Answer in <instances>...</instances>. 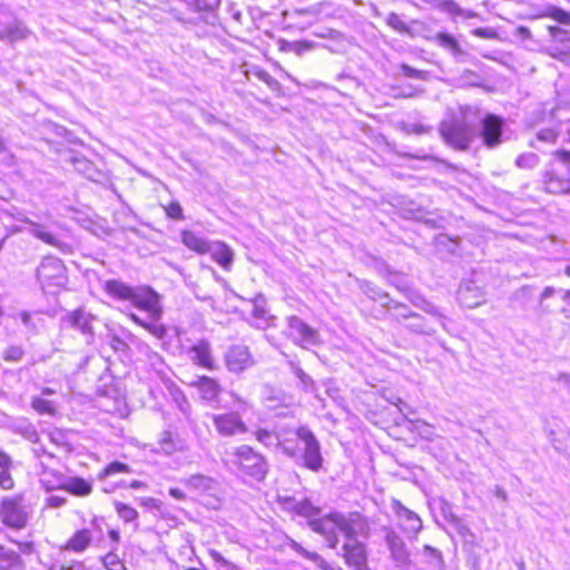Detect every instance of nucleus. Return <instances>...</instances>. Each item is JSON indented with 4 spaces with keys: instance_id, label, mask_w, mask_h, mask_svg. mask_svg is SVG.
Returning <instances> with one entry per match:
<instances>
[{
    "instance_id": "f704fd0d",
    "label": "nucleus",
    "mask_w": 570,
    "mask_h": 570,
    "mask_svg": "<svg viewBox=\"0 0 570 570\" xmlns=\"http://www.w3.org/2000/svg\"><path fill=\"white\" fill-rule=\"evenodd\" d=\"M288 546L303 558L314 562L320 569L328 570L330 567L327 562L318 553L306 550L305 548L302 547V544H299L295 540H289Z\"/></svg>"
},
{
    "instance_id": "423d86ee",
    "label": "nucleus",
    "mask_w": 570,
    "mask_h": 570,
    "mask_svg": "<svg viewBox=\"0 0 570 570\" xmlns=\"http://www.w3.org/2000/svg\"><path fill=\"white\" fill-rule=\"evenodd\" d=\"M37 278L43 289L63 287L67 283L66 267L57 257H46L37 268Z\"/></svg>"
},
{
    "instance_id": "393cba45",
    "label": "nucleus",
    "mask_w": 570,
    "mask_h": 570,
    "mask_svg": "<svg viewBox=\"0 0 570 570\" xmlns=\"http://www.w3.org/2000/svg\"><path fill=\"white\" fill-rule=\"evenodd\" d=\"M196 386L200 397L205 401H214L220 393V385L212 377L202 376L196 382L190 383Z\"/></svg>"
},
{
    "instance_id": "69168bd1",
    "label": "nucleus",
    "mask_w": 570,
    "mask_h": 570,
    "mask_svg": "<svg viewBox=\"0 0 570 570\" xmlns=\"http://www.w3.org/2000/svg\"><path fill=\"white\" fill-rule=\"evenodd\" d=\"M445 6H446L448 11L453 14H462L463 13V10L454 1H449V2H446Z\"/></svg>"
},
{
    "instance_id": "09e8293b",
    "label": "nucleus",
    "mask_w": 570,
    "mask_h": 570,
    "mask_svg": "<svg viewBox=\"0 0 570 570\" xmlns=\"http://www.w3.org/2000/svg\"><path fill=\"white\" fill-rule=\"evenodd\" d=\"M32 407L38 413H41V414H45V413L51 414L55 411L52 403L50 401L43 400L41 397L32 399Z\"/></svg>"
},
{
    "instance_id": "20e7f679",
    "label": "nucleus",
    "mask_w": 570,
    "mask_h": 570,
    "mask_svg": "<svg viewBox=\"0 0 570 570\" xmlns=\"http://www.w3.org/2000/svg\"><path fill=\"white\" fill-rule=\"evenodd\" d=\"M546 190L552 194L570 191V151L557 150L543 176Z\"/></svg>"
},
{
    "instance_id": "8fccbe9b",
    "label": "nucleus",
    "mask_w": 570,
    "mask_h": 570,
    "mask_svg": "<svg viewBox=\"0 0 570 570\" xmlns=\"http://www.w3.org/2000/svg\"><path fill=\"white\" fill-rule=\"evenodd\" d=\"M387 24L399 32H407L409 28L406 23L399 17V14L392 12L387 16Z\"/></svg>"
},
{
    "instance_id": "9b49d317",
    "label": "nucleus",
    "mask_w": 570,
    "mask_h": 570,
    "mask_svg": "<svg viewBox=\"0 0 570 570\" xmlns=\"http://www.w3.org/2000/svg\"><path fill=\"white\" fill-rule=\"evenodd\" d=\"M212 421L215 430L222 436L230 438L245 434L248 431V428L243 421L240 414L235 411L222 414H213Z\"/></svg>"
},
{
    "instance_id": "f03ea898",
    "label": "nucleus",
    "mask_w": 570,
    "mask_h": 570,
    "mask_svg": "<svg viewBox=\"0 0 570 570\" xmlns=\"http://www.w3.org/2000/svg\"><path fill=\"white\" fill-rule=\"evenodd\" d=\"M278 446L295 462L313 472L323 468L321 445L314 433L306 426H299L288 436L278 440Z\"/></svg>"
},
{
    "instance_id": "864d4df0",
    "label": "nucleus",
    "mask_w": 570,
    "mask_h": 570,
    "mask_svg": "<svg viewBox=\"0 0 570 570\" xmlns=\"http://www.w3.org/2000/svg\"><path fill=\"white\" fill-rule=\"evenodd\" d=\"M412 322L407 325V327L410 330H412L413 332L415 333H421V334H428V335H431L434 333V330H432L431 327L426 326L421 316L419 315V320H411Z\"/></svg>"
},
{
    "instance_id": "39448f33",
    "label": "nucleus",
    "mask_w": 570,
    "mask_h": 570,
    "mask_svg": "<svg viewBox=\"0 0 570 570\" xmlns=\"http://www.w3.org/2000/svg\"><path fill=\"white\" fill-rule=\"evenodd\" d=\"M227 461L237 466L243 473L262 480L267 472V463L263 455L248 445H239L226 452Z\"/></svg>"
},
{
    "instance_id": "0eeeda50",
    "label": "nucleus",
    "mask_w": 570,
    "mask_h": 570,
    "mask_svg": "<svg viewBox=\"0 0 570 570\" xmlns=\"http://www.w3.org/2000/svg\"><path fill=\"white\" fill-rule=\"evenodd\" d=\"M478 125L480 130H476V135L482 139V142L485 147L492 149L502 142V118L489 112L483 115L479 108V119L476 121V126Z\"/></svg>"
},
{
    "instance_id": "1a4fd4ad",
    "label": "nucleus",
    "mask_w": 570,
    "mask_h": 570,
    "mask_svg": "<svg viewBox=\"0 0 570 570\" xmlns=\"http://www.w3.org/2000/svg\"><path fill=\"white\" fill-rule=\"evenodd\" d=\"M384 540L387 546L391 560L400 569H409L412 564L411 552L404 540L390 527H383Z\"/></svg>"
},
{
    "instance_id": "f3484780",
    "label": "nucleus",
    "mask_w": 570,
    "mask_h": 570,
    "mask_svg": "<svg viewBox=\"0 0 570 570\" xmlns=\"http://www.w3.org/2000/svg\"><path fill=\"white\" fill-rule=\"evenodd\" d=\"M29 35V29L18 19L9 18L3 22L0 20V40L12 43L26 39Z\"/></svg>"
},
{
    "instance_id": "4be33fe9",
    "label": "nucleus",
    "mask_w": 570,
    "mask_h": 570,
    "mask_svg": "<svg viewBox=\"0 0 570 570\" xmlns=\"http://www.w3.org/2000/svg\"><path fill=\"white\" fill-rule=\"evenodd\" d=\"M208 254H210L212 258L224 269H229L233 264L234 253L223 242H213Z\"/></svg>"
},
{
    "instance_id": "2f4dec72",
    "label": "nucleus",
    "mask_w": 570,
    "mask_h": 570,
    "mask_svg": "<svg viewBox=\"0 0 570 570\" xmlns=\"http://www.w3.org/2000/svg\"><path fill=\"white\" fill-rule=\"evenodd\" d=\"M534 18H551L560 24L570 26V12L552 4L544 7Z\"/></svg>"
},
{
    "instance_id": "79ce46f5",
    "label": "nucleus",
    "mask_w": 570,
    "mask_h": 570,
    "mask_svg": "<svg viewBox=\"0 0 570 570\" xmlns=\"http://www.w3.org/2000/svg\"><path fill=\"white\" fill-rule=\"evenodd\" d=\"M515 165L521 169H532L539 165V157L534 153H524L515 159Z\"/></svg>"
},
{
    "instance_id": "9d476101",
    "label": "nucleus",
    "mask_w": 570,
    "mask_h": 570,
    "mask_svg": "<svg viewBox=\"0 0 570 570\" xmlns=\"http://www.w3.org/2000/svg\"><path fill=\"white\" fill-rule=\"evenodd\" d=\"M0 518L2 522L14 529H22L28 521V512L22 504L21 497L6 498L0 508Z\"/></svg>"
},
{
    "instance_id": "5701e85b",
    "label": "nucleus",
    "mask_w": 570,
    "mask_h": 570,
    "mask_svg": "<svg viewBox=\"0 0 570 570\" xmlns=\"http://www.w3.org/2000/svg\"><path fill=\"white\" fill-rule=\"evenodd\" d=\"M181 243L190 250L204 255L208 253V249L212 245L205 237L202 235L191 232V230H183L181 232Z\"/></svg>"
},
{
    "instance_id": "c03bdc74",
    "label": "nucleus",
    "mask_w": 570,
    "mask_h": 570,
    "mask_svg": "<svg viewBox=\"0 0 570 570\" xmlns=\"http://www.w3.org/2000/svg\"><path fill=\"white\" fill-rule=\"evenodd\" d=\"M365 293L368 297H371L374 301L380 302L383 306H389L391 303V298L389 295L377 288H374L370 285H366Z\"/></svg>"
},
{
    "instance_id": "a878e982",
    "label": "nucleus",
    "mask_w": 570,
    "mask_h": 570,
    "mask_svg": "<svg viewBox=\"0 0 570 570\" xmlns=\"http://www.w3.org/2000/svg\"><path fill=\"white\" fill-rule=\"evenodd\" d=\"M61 490L76 497H88L92 492V484L79 476H66Z\"/></svg>"
},
{
    "instance_id": "412c9836",
    "label": "nucleus",
    "mask_w": 570,
    "mask_h": 570,
    "mask_svg": "<svg viewBox=\"0 0 570 570\" xmlns=\"http://www.w3.org/2000/svg\"><path fill=\"white\" fill-rule=\"evenodd\" d=\"M62 322L75 330H79L83 334L91 335V316L82 309H77L62 318Z\"/></svg>"
},
{
    "instance_id": "473e14b6",
    "label": "nucleus",
    "mask_w": 570,
    "mask_h": 570,
    "mask_svg": "<svg viewBox=\"0 0 570 570\" xmlns=\"http://www.w3.org/2000/svg\"><path fill=\"white\" fill-rule=\"evenodd\" d=\"M129 317L134 323H136L137 325L147 330L153 336H155L158 340L164 338L167 334L166 326L163 324H159L158 321L151 320V322H146L134 313H130Z\"/></svg>"
},
{
    "instance_id": "0e129e2a",
    "label": "nucleus",
    "mask_w": 570,
    "mask_h": 570,
    "mask_svg": "<svg viewBox=\"0 0 570 570\" xmlns=\"http://www.w3.org/2000/svg\"><path fill=\"white\" fill-rule=\"evenodd\" d=\"M176 402L178 403L181 411L186 412L185 406L189 407L188 402L186 397L183 395L181 392H177V395L175 396Z\"/></svg>"
},
{
    "instance_id": "4468645a",
    "label": "nucleus",
    "mask_w": 570,
    "mask_h": 570,
    "mask_svg": "<svg viewBox=\"0 0 570 570\" xmlns=\"http://www.w3.org/2000/svg\"><path fill=\"white\" fill-rule=\"evenodd\" d=\"M343 557L352 570H371L367 564V552L363 543L352 541L343 546Z\"/></svg>"
},
{
    "instance_id": "338daca9",
    "label": "nucleus",
    "mask_w": 570,
    "mask_h": 570,
    "mask_svg": "<svg viewBox=\"0 0 570 570\" xmlns=\"http://www.w3.org/2000/svg\"><path fill=\"white\" fill-rule=\"evenodd\" d=\"M209 554H210V557L213 558L214 561H216L218 563H222L224 566L227 564V560L218 551L210 550Z\"/></svg>"
},
{
    "instance_id": "bb28decb",
    "label": "nucleus",
    "mask_w": 570,
    "mask_h": 570,
    "mask_svg": "<svg viewBox=\"0 0 570 570\" xmlns=\"http://www.w3.org/2000/svg\"><path fill=\"white\" fill-rule=\"evenodd\" d=\"M189 491L195 493H206L214 489L215 481L204 474H194L181 481Z\"/></svg>"
},
{
    "instance_id": "052dcab7",
    "label": "nucleus",
    "mask_w": 570,
    "mask_h": 570,
    "mask_svg": "<svg viewBox=\"0 0 570 570\" xmlns=\"http://www.w3.org/2000/svg\"><path fill=\"white\" fill-rule=\"evenodd\" d=\"M47 504L50 508H60L66 504V499L59 495H51L47 499Z\"/></svg>"
},
{
    "instance_id": "6ab92c4d",
    "label": "nucleus",
    "mask_w": 570,
    "mask_h": 570,
    "mask_svg": "<svg viewBox=\"0 0 570 570\" xmlns=\"http://www.w3.org/2000/svg\"><path fill=\"white\" fill-rule=\"evenodd\" d=\"M37 473L39 482L46 491L61 490L67 476L60 471L47 466L43 462L39 463Z\"/></svg>"
},
{
    "instance_id": "6e6552de",
    "label": "nucleus",
    "mask_w": 570,
    "mask_h": 570,
    "mask_svg": "<svg viewBox=\"0 0 570 570\" xmlns=\"http://www.w3.org/2000/svg\"><path fill=\"white\" fill-rule=\"evenodd\" d=\"M287 332L286 335L294 344L307 348L309 346H316L321 343L320 333L317 330L311 327L298 316L286 317Z\"/></svg>"
},
{
    "instance_id": "58836bf2",
    "label": "nucleus",
    "mask_w": 570,
    "mask_h": 570,
    "mask_svg": "<svg viewBox=\"0 0 570 570\" xmlns=\"http://www.w3.org/2000/svg\"><path fill=\"white\" fill-rule=\"evenodd\" d=\"M320 514L321 509L315 507L308 499L299 500L297 515L306 518L309 521L311 519H316Z\"/></svg>"
},
{
    "instance_id": "dca6fc26",
    "label": "nucleus",
    "mask_w": 570,
    "mask_h": 570,
    "mask_svg": "<svg viewBox=\"0 0 570 570\" xmlns=\"http://www.w3.org/2000/svg\"><path fill=\"white\" fill-rule=\"evenodd\" d=\"M225 364L230 372L239 373L253 365L249 350L243 345L232 346L225 355Z\"/></svg>"
},
{
    "instance_id": "49530a36",
    "label": "nucleus",
    "mask_w": 570,
    "mask_h": 570,
    "mask_svg": "<svg viewBox=\"0 0 570 570\" xmlns=\"http://www.w3.org/2000/svg\"><path fill=\"white\" fill-rule=\"evenodd\" d=\"M400 69L402 70L403 76L407 78L426 80L429 76L428 71L415 69L406 63H401Z\"/></svg>"
},
{
    "instance_id": "6e6d98bb",
    "label": "nucleus",
    "mask_w": 570,
    "mask_h": 570,
    "mask_svg": "<svg viewBox=\"0 0 570 570\" xmlns=\"http://www.w3.org/2000/svg\"><path fill=\"white\" fill-rule=\"evenodd\" d=\"M9 468L10 466L0 465V487L4 490L13 487V480L9 473Z\"/></svg>"
},
{
    "instance_id": "5fc2aeb1",
    "label": "nucleus",
    "mask_w": 570,
    "mask_h": 570,
    "mask_svg": "<svg viewBox=\"0 0 570 570\" xmlns=\"http://www.w3.org/2000/svg\"><path fill=\"white\" fill-rule=\"evenodd\" d=\"M423 552L426 557L431 559V563L435 567H440L442 563L441 552L429 544L423 547Z\"/></svg>"
},
{
    "instance_id": "13d9d810",
    "label": "nucleus",
    "mask_w": 570,
    "mask_h": 570,
    "mask_svg": "<svg viewBox=\"0 0 570 570\" xmlns=\"http://www.w3.org/2000/svg\"><path fill=\"white\" fill-rule=\"evenodd\" d=\"M166 214L173 219H183V208L177 202H171L166 207Z\"/></svg>"
},
{
    "instance_id": "3c124183",
    "label": "nucleus",
    "mask_w": 570,
    "mask_h": 570,
    "mask_svg": "<svg viewBox=\"0 0 570 570\" xmlns=\"http://www.w3.org/2000/svg\"><path fill=\"white\" fill-rule=\"evenodd\" d=\"M2 356L8 362H19L23 356V350L20 346H9L3 351Z\"/></svg>"
},
{
    "instance_id": "f8f14e48",
    "label": "nucleus",
    "mask_w": 570,
    "mask_h": 570,
    "mask_svg": "<svg viewBox=\"0 0 570 570\" xmlns=\"http://www.w3.org/2000/svg\"><path fill=\"white\" fill-rule=\"evenodd\" d=\"M340 518L341 513L332 512L322 518L318 515L316 519H311L308 525L314 532L325 538L330 548L335 549L338 543L336 530L340 531Z\"/></svg>"
},
{
    "instance_id": "c85d7f7f",
    "label": "nucleus",
    "mask_w": 570,
    "mask_h": 570,
    "mask_svg": "<svg viewBox=\"0 0 570 570\" xmlns=\"http://www.w3.org/2000/svg\"><path fill=\"white\" fill-rule=\"evenodd\" d=\"M23 222H26L30 226L29 232L35 237H37L38 239L42 240L48 245L62 249L63 243L60 242L55 235L49 233L45 226L30 219H24Z\"/></svg>"
},
{
    "instance_id": "7ed1b4c3",
    "label": "nucleus",
    "mask_w": 570,
    "mask_h": 570,
    "mask_svg": "<svg viewBox=\"0 0 570 570\" xmlns=\"http://www.w3.org/2000/svg\"><path fill=\"white\" fill-rule=\"evenodd\" d=\"M105 289L110 296L130 302L135 307L147 312L153 321H159L163 316L160 296L149 286L132 287L120 281L110 279L106 282Z\"/></svg>"
},
{
    "instance_id": "680f3d73",
    "label": "nucleus",
    "mask_w": 570,
    "mask_h": 570,
    "mask_svg": "<svg viewBox=\"0 0 570 570\" xmlns=\"http://www.w3.org/2000/svg\"><path fill=\"white\" fill-rule=\"evenodd\" d=\"M473 33L480 38L491 39L495 36V32L490 28H478Z\"/></svg>"
},
{
    "instance_id": "f257e3e1",
    "label": "nucleus",
    "mask_w": 570,
    "mask_h": 570,
    "mask_svg": "<svg viewBox=\"0 0 570 570\" xmlns=\"http://www.w3.org/2000/svg\"><path fill=\"white\" fill-rule=\"evenodd\" d=\"M479 119L478 106H460L452 110L441 121L439 131L444 141L458 150H466L478 138L476 121Z\"/></svg>"
},
{
    "instance_id": "4c0bfd02",
    "label": "nucleus",
    "mask_w": 570,
    "mask_h": 570,
    "mask_svg": "<svg viewBox=\"0 0 570 570\" xmlns=\"http://www.w3.org/2000/svg\"><path fill=\"white\" fill-rule=\"evenodd\" d=\"M435 41L442 48L450 50L453 55H459L461 52L459 42L448 33L439 32L435 36Z\"/></svg>"
},
{
    "instance_id": "cd10ccee",
    "label": "nucleus",
    "mask_w": 570,
    "mask_h": 570,
    "mask_svg": "<svg viewBox=\"0 0 570 570\" xmlns=\"http://www.w3.org/2000/svg\"><path fill=\"white\" fill-rule=\"evenodd\" d=\"M92 534L88 529H81L76 531L72 537L68 540L66 549L77 553L83 552L91 543Z\"/></svg>"
},
{
    "instance_id": "4d7b16f0",
    "label": "nucleus",
    "mask_w": 570,
    "mask_h": 570,
    "mask_svg": "<svg viewBox=\"0 0 570 570\" xmlns=\"http://www.w3.org/2000/svg\"><path fill=\"white\" fill-rule=\"evenodd\" d=\"M279 502L282 503L284 510L297 514L299 500H296L295 498L292 497H284L279 498Z\"/></svg>"
},
{
    "instance_id": "e2e57ef3",
    "label": "nucleus",
    "mask_w": 570,
    "mask_h": 570,
    "mask_svg": "<svg viewBox=\"0 0 570 570\" xmlns=\"http://www.w3.org/2000/svg\"><path fill=\"white\" fill-rule=\"evenodd\" d=\"M514 35L517 37H520L522 39H530L531 38V31L529 28L520 26L515 29Z\"/></svg>"
},
{
    "instance_id": "a18cd8bd",
    "label": "nucleus",
    "mask_w": 570,
    "mask_h": 570,
    "mask_svg": "<svg viewBox=\"0 0 570 570\" xmlns=\"http://www.w3.org/2000/svg\"><path fill=\"white\" fill-rule=\"evenodd\" d=\"M412 303L425 313L438 316L440 318V323L443 325V315L433 304L426 302L423 298H417L416 301H412Z\"/></svg>"
},
{
    "instance_id": "b1692460",
    "label": "nucleus",
    "mask_w": 570,
    "mask_h": 570,
    "mask_svg": "<svg viewBox=\"0 0 570 570\" xmlns=\"http://www.w3.org/2000/svg\"><path fill=\"white\" fill-rule=\"evenodd\" d=\"M549 40L558 45L554 49L559 55H566L570 50V32L558 26H548Z\"/></svg>"
},
{
    "instance_id": "a19ab883",
    "label": "nucleus",
    "mask_w": 570,
    "mask_h": 570,
    "mask_svg": "<svg viewBox=\"0 0 570 570\" xmlns=\"http://www.w3.org/2000/svg\"><path fill=\"white\" fill-rule=\"evenodd\" d=\"M288 365L294 373V375L299 380L302 386L307 390L309 387H313L314 381L313 379L307 375L295 361H289Z\"/></svg>"
},
{
    "instance_id": "ea45409f",
    "label": "nucleus",
    "mask_w": 570,
    "mask_h": 570,
    "mask_svg": "<svg viewBox=\"0 0 570 570\" xmlns=\"http://www.w3.org/2000/svg\"><path fill=\"white\" fill-rule=\"evenodd\" d=\"M115 508L119 518L122 519L125 522H132L138 518L137 510L126 503L116 502Z\"/></svg>"
},
{
    "instance_id": "a211bd4d",
    "label": "nucleus",
    "mask_w": 570,
    "mask_h": 570,
    "mask_svg": "<svg viewBox=\"0 0 570 570\" xmlns=\"http://www.w3.org/2000/svg\"><path fill=\"white\" fill-rule=\"evenodd\" d=\"M187 354L195 365L210 371L215 368L212 347L207 341H198L196 344L188 348Z\"/></svg>"
},
{
    "instance_id": "37998d69",
    "label": "nucleus",
    "mask_w": 570,
    "mask_h": 570,
    "mask_svg": "<svg viewBox=\"0 0 570 570\" xmlns=\"http://www.w3.org/2000/svg\"><path fill=\"white\" fill-rule=\"evenodd\" d=\"M285 435L275 436L272 432L261 429L256 431V439L258 442L263 443L266 446L274 444L276 441V445L278 446V440L283 439Z\"/></svg>"
},
{
    "instance_id": "c9c22d12",
    "label": "nucleus",
    "mask_w": 570,
    "mask_h": 570,
    "mask_svg": "<svg viewBox=\"0 0 570 570\" xmlns=\"http://www.w3.org/2000/svg\"><path fill=\"white\" fill-rule=\"evenodd\" d=\"M386 307L389 308L391 317L397 322L405 320H419V315L416 313H413L404 304L393 302L391 299V303Z\"/></svg>"
},
{
    "instance_id": "72a5a7b5",
    "label": "nucleus",
    "mask_w": 570,
    "mask_h": 570,
    "mask_svg": "<svg viewBox=\"0 0 570 570\" xmlns=\"http://www.w3.org/2000/svg\"><path fill=\"white\" fill-rule=\"evenodd\" d=\"M159 446L163 452L166 454H171L175 451H180L184 449V443L181 440L176 438L171 432L164 431L159 436Z\"/></svg>"
},
{
    "instance_id": "c756f323",
    "label": "nucleus",
    "mask_w": 570,
    "mask_h": 570,
    "mask_svg": "<svg viewBox=\"0 0 570 570\" xmlns=\"http://www.w3.org/2000/svg\"><path fill=\"white\" fill-rule=\"evenodd\" d=\"M0 570H23L21 557L0 544Z\"/></svg>"
},
{
    "instance_id": "ddd939ff",
    "label": "nucleus",
    "mask_w": 570,
    "mask_h": 570,
    "mask_svg": "<svg viewBox=\"0 0 570 570\" xmlns=\"http://www.w3.org/2000/svg\"><path fill=\"white\" fill-rule=\"evenodd\" d=\"M340 531L348 539H354L358 535L367 537L370 533V525L367 520L357 512L344 515L341 513Z\"/></svg>"
},
{
    "instance_id": "603ef678",
    "label": "nucleus",
    "mask_w": 570,
    "mask_h": 570,
    "mask_svg": "<svg viewBox=\"0 0 570 570\" xmlns=\"http://www.w3.org/2000/svg\"><path fill=\"white\" fill-rule=\"evenodd\" d=\"M557 138L558 131L553 128H544L537 134V139L547 144H554Z\"/></svg>"
},
{
    "instance_id": "bf43d9fd",
    "label": "nucleus",
    "mask_w": 570,
    "mask_h": 570,
    "mask_svg": "<svg viewBox=\"0 0 570 570\" xmlns=\"http://www.w3.org/2000/svg\"><path fill=\"white\" fill-rule=\"evenodd\" d=\"M21 433L22 435L30 442H32L33 444H37L38 441H39V435H38V432L37 430L35 429V426H32L31 424H28L26 425L22 430H21Z\"/></svg>"
},
{
    "instance_id": "e433bc0d",
    "label": "nucleus",
    "mask_w": 570,
    "mask_h": 570,
    "mask_svg": "<svg viewBox=\"0 0 570 570\" xmlns=\"http://www.w3.org/2000/svg\"><path fill=\"white\" fill-rule=\"evenodd\" d=\"M131 469L129 465L121 462H112L108 464L105 469H102L98 474V480L104 481L108 476H111L117 473H130Z\"/></svg>"
},
{
    "instance_id": "de8ad7c7",
    "label": "nucleus",
    "mask_w": 570,
    "mask_h": 570,
    "mask_svg": "<svg viewBox=\"0 0 570 570\" xmlns=\"http://www.w3.org/2000/svg\"><path fill=\"white\" fill-rule=\"evenodd\" d=\"M105 567L109 570H126L118 556L114 552H109L102 559Z\"/></svg>"
},
{
    "instance_id": "774afa93",
    "label": "nucleus",
    "mask_w": 570,
    "mask_h": 570,
    "mask_svg": "<svg viewBox=\"0 0 570 570\" xmlns=\"http://www.w3.org/2000/svg\"><path fill=\"white\" fill-rule=\"evenodd\" d=\"M51 442L56 444H61L63 435L60 431H55L49 434Z\"/></svg>"
},
{
    "instance_id": "aec40b11",
    "label": "nucleus",
    "mask_w": 570,
    "mask_h": 570,
    "mask_svg": "<svg viewBox=\"0 0 570 570\" xmlns=\"http://www.w3.org/2000/svg\"><path fill=\"white\" fill-rule=\"evenodd\" d=\"M458 299L461 305L468 308H474L484 302V293L473 282H466L460 286Z\"/></svg>"
},
{
    "instance_id": "7c9ffc66",
    "label": "nucleus",
    "mask_w": 570,
    "mask_h": 570,
    "mask_svg": "<svg viewBox=\"0 0 570 570\" xmlns=\"http://www.w3.org/2000/svg\"><path fill=\"white\" fill-rule=\"evenodd\" d=\"M266 301L262 295H257L253 301L252 315L255 318V326L263 328L269 325V315L266 309Z\"/></svg>"
},
{
    "instance_id": "2eb2a0df",
    "label": "nucleus",
    "mask_w": 570,
    "mask_h": 570,
    "mask_svg": "<svg viewBox=\"0 0 570 570\" xmlns=\"http://www.w3.org/2000/svg\"><path fill=\"white\" fill-rule=\"evenodd\" d=\"M392 510L396 514L400 525L405 533L416 535L421 531L422 521L415 512L409 510L397 500L392 502Z\"/></svg>"
}]
</instances>
